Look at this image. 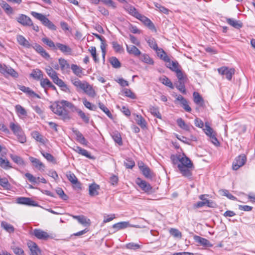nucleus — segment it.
Returning a JSON list of instances; mask_svg holds the SVG:
<instances>
[{
  "label": "nucleus",
  "instance_id": "obj_1",
  "mask_svg": "<svg viewBox=\"0 0 255 255\" xmlns=\"http://www.w3.org/2000/svg\"><path fill=\"white\" fill-rule=\"evenodd\" d=\"M128 14L140 20L150 29L155 30V27L152 22L148 18L141 14L134 6H128Z\"/></svg>",
  "mask_w": 255,
  "mask_h": 255
},
{
  "label": "nucleus",
  "instance_id": "obj_2",
  "mask_svg": "<svg viewBox=\"0 0 255 255\" xmlns=\"http://www.w3.org/2000/svg\"><path fill=\"white\" fill-rule=\"evenodd\" d=\"M51 109L53 113L60 116L64 120L70 119L68 111L63 107L60 102H59L56 105L51 106Z\"/></svg>",
  "mask_w": 255,
  "mask_h": 255
},
{
  "label": "nucleus",
  "instance_id": "obj_3",
  "mask_svg": "<svg viewBox=\"0 0 255 255\" xmlns=\"http://www.w3.org/2000/svg\"><path fill=\"white\" fill-rule=\"evenodd\" d=\"M9 128L12 131L13 134L17 136L18 141L20 143H23L26 142V137L19 124L17 123H10L9 124Z\"/></svg>",
  "mask_w": 255,
  "mask_h": 255
},
{
  "label": "nucleus",
  "instance_id": "obj_4",
  "mask_svg": "<svg viewBox=\"0 0 255 255\" xmlns=\"http://www.w3.org/2000/svg\"><path fill=\"white\" fill-rule=\"evenodd\" d=\"M31 14L36 19L39 20L44 25L47 27L49 29L53 30H56L55 25L44 15L35 11H32Z\"/></svg>",
  "mask_w": 255,
  "mask_h": 255
},
{
  "label": "nucleus",
  "instance_id": "obj_5",
  "mask_svg": "<svg viewBox=\"0 0 255 255\" xmlns=\"http://www.w3.org/2000/svg\"><path fill=\"white\" fill-rule=\"evenodd\" d=\"M203 130L206 134L210 137L212 142L214 144L217 145L219 144V142L216 138V133L215 131L209 126L208 123H205Z\"/></svg>",
  "mask_w": 255,
  "mask_h": 255
},
{
  "label": "nucleus",
  "instance_id": "obj_6",
  "mask_svg": "<svg viewBox=\"0 0 255 255\" xmlns=\"http://www.w3.org/2000/svg\"><path fill=\"white\" fill-rule=\"evenodd\" d=\"M135 183L144 192L149 194L154 192V190L151 185L145 181L137 178L135 180Z\"/></svg>",
  "mask_w": 255,
  "mask_h": 255
},
{
  "label": "nucleus",
  "instance_id": "obj_7",
  "mask_svg": "<svg viewBox=\"0 0 255 255\" xmlns=\"http://www.w3.org/2000/svg\"><path fill=\"white\" fill-rule=\"evenodd\" d=\"M0 72L4 76H11L16 78L18 76V73L10 66L0 63Z\"/></svg>",
  "mask_w": 255,
  "mask_h": 255
},
{
  "label": "nucleus",
  "instance_id": "obj_8",
  "mask_svg": "<svg viewBox=\"0 0 255 255\" xmlns=\"http://www.w3.org/2000/svg\"><path fill=\"white\" fill-rule=\"evenodd\" d=\"M219 73L226 78L229 81L232 79V76L235 74V70L234 68H229L227 67L223 66L218 69Z\"/></svg>",
  "mask_w": 255,
  "mask_h": 255
},
{
  "label": "nucleus",
  "instance_id": "obj_9",
  "mask_svg": "<svg viewBox=\"0 0 255 255\" xmlns=\"http://www.w3.org/2000/svg\"><path fill=\"white\" fill-rule=\"evenodd\" d=\"M247 158L245 155L241 154L237 157L233 163L232 167L235 170H238L246 163Z\"/></svg>",
  "mask_w": 255,
  "mask_h": 255
},
{
  "label": "nucleus",
  "instance_id": "obj_10",
  "mask_svg": "<svg viewBox=\"0 0 255 255\" xmlns=\"http://www.w3.org/2000/svg\"><path fill=\"white\" fill-rule=\"evenodd\" d=\"M16 19L18 22L23 26H30L32 25V21L28 16L26 15L21 14H19Z\"/></svg>",
  "mask_w": 255,
  "mask_h": 255
},
{
  "label": "nucleus",
  "instance_id": "obj_11",
  "mask_svg": "<svg viewBox=\"0 0 255 255\" xmlns=\"http://www.w3.org/2000/svg\"><path fill=\"white\" fill-rule=\"evenodd\" d=\"M59 49L65 55H71L72 52V49L68 46L60 43H56V49Z\"/></svg>",
  "mask_w": 255,
  "mask_h": 255
},
{
  "label": "nucleus",
  "instance_id": "obj_12",
  "mask_svg": "<svg viewBox=\"0 0 255 255\" xmlns=\"http://www.w3.org/2000/svg\"><path fill=\"white\" fill-rule=\"evenodd\" d=\"M165 58V62H166L167 67L174 72L179 69V65L177 61H171L169 57H166Z\"/></svg>",
  "mask_w": 255,
  "mask_h": 255
},
{
  "label": "nucleus",
  "instance_id": "obj_13",
  "mask_svg": "<svg viewBox=\"0 0 255 255\" xmlns=\"http://www.w3.org/2000/svg\"><path fill=\"white\" fill-rule=\"evenodd\" d=\"M178 159L180 162V163L178 165H182L184 167H193V165L191 161L188 157H186V156H181V155H179L178 156Z\"/></svg>",
  "mask_w": 255,
  "mask_h": 255
},
{
  "label": "nucleus",
  "instance_id": "obj_14",
  "mask_svg": "<svg viewBox=\"0 0 255 255\" xmlns=\"http://www.w3.org/2000/svg\"><path fill=\"white\" fill-rule=\"evenodd\" d=\"M16 203L19 204H23L33 206H36V204L34 201L31 200L29 198L26 197H18L16 199Z\"/></svg>",
  "mask_w": 255,
  "mask_h": 255
},
{
  "label": "nucleus",
  "instance_id": "obj_15",
  "mask_svg": "<svg viewBox=\"0 0 255 255\" xmlns=\"http://www.w3.org/2000/svg\"><path fill=\"white\" fill-rule=\"evenodd\" d=\"M176 101L180 102L184 109L188 112H190L191 108L188 105L187 101L181 95H176Z\"/></svg>",
  "mask_w": 255,
  "mask_h": 255
},
{
  "label": "nucleus",
  "instance_id": "obj_16",
  "mask_svg": "<svg viewBox=\"0 0 255 255\" xmlns=\"http://www.w3.org/2000/svg\"><path fill=\"white\" fill-rule=\"evenodd\" d=\"M29 160L32 163V165L36 168L40 170H44L45 168L44 164L41 162L38 159L35 157L30 156Z\"/></svg>",
  "mask_w": 255,
  "mask_h": 255
},
{
  "label": "nucleus",
  "instance_id": "obj_17",
  "mask_svg": "<svg viewBox=\"0 0 255 255\" xmlns=\"http://www.w3.org/2000/svg\"><path fill=\"white\" fill-rule=\"evenodd\" d=\"M72 131L76 136V140L81 144L86 145L88 141L86 140L83 134L77 129L73 128Z\"/></svg>",
  "mask_w": 255,
  "mask_h": 255
},
{
  "label": "nucleus",
  "instance_id": "obj_18",
  "mask_svg": "<svg viewBox=\"0 0 255 255\" xmlns=\"http://www.w3.org/2000/svg\"><path fill=\"white\" fill-rule=\"evenodd\" d=\"M73 149L77 153L82 155L89 159H94V157L86 149H83L78 146H75Z\"/></svg>",
  "mask_w": 255,
  "mask_h": 255
},
{
  "label": "nucleus",
  "instance_id": "obj_19",
  "mask_svg": "<svg viewBox=\"0 0 255 255\" xmlns=\"http://www.w3.org/2000/svg\"><path fill=\"white\" fill-rule=\"evenodd\" d=\"M16 39L19 44L25 48H29L32 46V45L30 44L29 41L21 35H17L16 36Z\"/></svg>",
  "mask_w": 255,
  "mask_h": 255
},
{
  "label": "nucleus",
  "instance_id": "obj_20",
  "mask_svg": "<svg viewBox=\"0 0 255 255\" xmlns=\"http://www.w3.org/2000/svg\"><path fill=\"white\" fill-rule=\"evenodd\" d=\"M100 186L96 183H93L89 185V193L91 196H96L99 194Z\"/></svg>",
  "mask_w": 255,
  "mask_h": 255
},
{
  "label": "nucleus",
  "instance_id": "obj_21",
  "mask_svg": "<svg viewBox=\"0 0 255 255\" xmlns=\"http://www.w3.org/2000/svg\"><path fill=\"white\" fill-rule=\"evenodd\" d=\"M73 218L75 219H76L79 223L83 225L84 226H89L90 225V219L86 218L84 216H73Z\"/></svg>",
  "mask_w": 255,
  "mask_h": 255
},
{
  "label": "nucleus",
  "instance_id": "obj_22",
  "mask_svg": "<svg viewBox=\"0 0 255 255\" xmlns=\"http://www.w3.org/2000/svg\"><path fill=\"white\" fill-rule=\"evenodd\" d=\"M31 47L45 58L47 59L50 57L48 53H47L44 48L40 45L35 43L34 45H32Z\"/></svg>",
  "mask_w": 255,
  "mask_h": 255
},
{
  "label": "nucleus",
  "instance_id": "obj_23",
  "mask_svg": "<svg viewBox=\"0 0 255 255\" xmlns=\"http://www.w3.org/2000/svg\"><path fill=\"white\" fill-rule=\"evenodd\" d=\"M19 89L23 92L26 93L28 96L30 97H37L38 98H40L38 95L36 94L29 87H26L24 86H19Z\"/></svg>",
  "mask_w": 255,
  "mask_h": 255
},
{
  "label": "nucleus",
  "instance_id": "obj_24",
  "mask_svg": "<svg viewBox=\"0 0 255 255\" xmlns=\"http://www.w3.org/2000/svg\"><path fill=\"white\" fill-rule=\"evenodd\" d=\"M33 234L37 238L41 240H45L49 237L46 232L40 229H35L33 231Z\"/></svg>",
  "mask_w": 255,
  "mask_h": 255
},
{
  "label": "nucleus",
  "instance_id": "obj_25",
  "mask_svg": "<svg viewBox=\"0 0 255 255\" xmlns=\"http://www.w3.org/2000/svg\"><path fill=\"white\" fill-rule=\"evenodd\" d=\"M194 239L195 241L199 245L205 247H210L212 246L208 240L198 236H195L194 237Z\"/></svg>",
  "mask_w": 255,
  "mask_h": 255
},
{
  "label": "nucleus",
  "instance_id": "obj_26",
  "mask_svg": "<svg viewBox=\"0 0 255 255\" xmlns=\"http://www.w3.org/2000/svg\"><path fill=\"white\" fill-rule=\"evenodd\" d=\"M178 167L183 176L187 177H191L192 175L191 169H192V167H184L182 165H178Z\"/></svg>",
  "mask_w": 255,
  "mask_h": 255
},
{
  "label": "nucleus",
  "instance_id": "obj_27",
  "mask_svg": "<svg viewBox=\"0 0 255 255\" xmlns=\"http://www.w3.org/2000/svg\"><path fill=\"white\" fill-rule=\"evenodd\" d=\"M0 5L1 7L4 9L5 12L7 14H12L13 13V10L12 7L5 1L0 0Z\"/></svg>",
  "mask_w": 255,
  "mask_h": 255
},
{
  "label": "nucleus",
  "instance_id": "obj_28",
  "mask_svg": "<svg viewBox=\"0 0 255 255\" xmlns=\"http://www.w3.org/2000/svg\"><path fill=\"white\" fill-rule=\"evenodd\" d=\"M79 116L82 119L83 122H84L86 124H88L89 123L90 117L89 114L86 115L84 112H83L81 110L79 109H75V111Z\"/></svg>",
  "mask_w": 255,
  "mask_h": 255
},
{
  "label": "nucleus",
  "instance_id": "obj_29",
  "mask_svg": "<svg viewBox=\"0 0 255 255\" xmlns=\"http://www.w3.org/2000/svg\"><path fill=\"white\" fill-rule=\"evenodd\" d=\"M28 247L31 251V255H38L41 253L40 250L34 243H29Z\"/></svg>",
  "mask_w": 255,
  "mask_h": 255
},
{
  "label": "nucleus",
  "instance_id": "obj_30",
  "mask_svg": "<svg viewBox=\"0 0 255 255\" xmlns=\"http://www.w3.org/2000/svg\"><path fill=\"white\" fill-rule=\"evenodd\" d=\"M134 120L136 123L142 128H146V122L145 120L141 117V116L139 115H135Z\"/></svg>",
  "mask_w": 255,
  "mask_h": 255
},
{
  "label": "nucleus",
  "instance_id": "obj_31",
  "mask_svg": "<svg viewBox=\"0 0 255 255\" xmlns=\"http://www.w3.org/2000/svg\"><path fill=\"white\" fill-rule=\"evenodd\" d=\"M72 82L75 87H76L77 88H79V89L82 90H83V89H85L86 85L88 83L86 81L82 82L78 79H75L72 80Z\"/></svg>",
  "mask_w": 255,
  "mask_h": 255
},
{
  "label": "nucleus",
  "instance_id": "obj_32",
  "mask_svg": "<svg viewBox=\"0 0 255 255\" xmlns=\"http://www.w3.org/2000/svg\"><path fill=\"white\" fill-rule=\"evenodd\" d=\"M40 85L44 89H46V88H51L54 90L56 89V87L47 78H42L40 80Z\"/></svg>",
  "mask_w": 255,
  "mask_h": 255
},
{
  "label": "nucleus",
  "instance_id": "obj_33",
  "mask_svg": "<svg viewBox=\"0 0 255 255\" xmlns=\"http://www.w3.org/2000/svg\"><path fill=\"white\" fill-rule=\"evenodd\" d=\"M84 92L89 96L94 98L96 96V93L92 87L87 83L85 89H83Z\"/></svg>",
  "mask_w": 255,
  "mask_h": 255
},
{
  "label": "nucleus",
  "instance_id": "obj_34",
  "mask_svg": "<svg viewBox=\"0 0 255 255\" xmlns=\"http://www.w3.org/2000/svg\"><path fill=\"white\" fill-rule=\"evenodd\" d=\"M30 76L36 80H41L42 78L43 74L41 70L36 69L32 71L30 74Z\"/></svg>",
  "mask_w": 255,
  "mask_h": 255
},
{
  "label": "nucleus",
  "instance_id": "obj_35",
  "mask_svg": "<svg viewBox=\"0 0 255 255\" xmlns=\"http://www.w3.org/2000/svg\"><path fill=\"white\" fill-rule=\"evenodd\" d=\"M45 71L47 75L52 79L53 81L55 78H57V73L51 67L48 66L45 68Z\"/></svg>",
  "mask_w": 255,
  "mask_h": 255
},
{
  "label": "nucleus",
  "instance_id": "obj_36",
  "mask_svg": "<svg viewBox=\"0 0 255 255\" xmlns=\"http://www.w3.org/2000/svg\"><path fill=\"white\" fill-rule=\"evenodd\" d=\"M159 81L163 84L169 87L171 89H173L174 87L171 81L165 76H162L159 78Z\"/></svg>",
  "mask_w": 255,
  "mask_h": 255
},
{
  "label": "nucleus",
  "instance_id": "obj_37",
  "mask_svg": "<svg viewBox=\"0 0 255 255\" xmlns=\"http://www.w3.org/2000/svg\"><path fill=\"white\" fill-rule=\"evenodd\" d=\"M71 69L73 73L77 76L81 77L82 75V68L77 65L72 64Z\"/></svg>",
  "mask_w": 255,
  "mask_h": 255
},
{
  "label": "nucleus",
  "instance_id": "obj_38",
  "mask_svg": "<svg viewBox=\"0 0 255 255\" xmlns=\"http://www.w3.org/2000/svg\"><path fill=\"white\" fill-rule=\"evenodd\" d=\"M140 60L146 64L149 65H153L154 63L153 60L151 58L148 54H143L140 57Z\"/></svg>",
  "mask_w": 255,
  "mask_h": 255
},
{
  "label": "nucleus",
  "instance_id": "obj_39",
  "mask_svg": "<svg viewBox=\"0 0 255 255\" xmlns=\"http://www.w3.org/2000/svg\"><path fill=\"white\" fill-rule=\"evenodd\" d=\"M193 98L194 102L200 106H202L204 104V101L203 98L200 95V94L197 92L193 93Z\"/></svg>",
  "mask_w": 255,
  "mask_h": 255
},
{
  "label": "nucleus",
  "instance_id": "obj_40",
  "mask_svg": "<svg viewBox=\"0 0 255 255\" xmlns=\"http://www.w3.org/2000/svg\"><path fill=\"white\" fill-rule=\"evenodd\" d=\"M178 126L183 129L187 131L190 130V126L186 124L181 118H178L176 121Z\"/></svg>",
  "mask_w": 255,
  "mask_h": 255
},
{
  "label": "nucleus",
  "instance_id": "obj_41",
  "mask_svg": "<svg viewBox=\"0 0 255 255\" xmlns=\"http://www.w3.org/2000/svg\"><path fill=\"white\" fill-rule=\"evenodd\" d=\"M10 157L13 162L19 165H24L25 164L24 161L20 156L11 154L10 155Z\"/></svg>",
  "mask_w": 255,
  "mask_h": 255
},
{
  "label": "nucleus",
  "instance_id": "obj_42",
  "mask_svg": "<svg viewBox=\"0 0 255 255\" xmlns=\"http://www.w3.org/2000/svg\"><path fill=\"white\" fill-rule=\"evenodd\" d=\"M227 21L228 24H229L230 25H232V26L236 28L239 29L242 27V23L232 18H228L227 19Z\"/></svg>",
  "mask_w": 255,
  "mask_h": 255
},
{
  "label": "nucleus",
  "instance_id": "obj_43",
  "mask_svg": "<svg viewBox=\"0 0 255 255\" xmlns=\"http://www.w3.org/2000/svg\"><path fill=\"white\" fill-rule=\"evenodd\" d=\"M59 63L62 71H64L70 68V65L67 61L63 58L59 59Z\"/></svg>",
  "mask_w": 255,
  "mask_h": 255
},
{
  "label": "nucleus",
  "instance_id": "obj_44",
  "mask_svg": "<svg viewBox=\"0 0 255 255\" xmlns=\"http://www.w3.org/2000/svg\"><path fill=\"white\" fill-rule=\"evenodd\" d=\"M66 176L68 179L73 184L80 183L78 181V179L74 173L71 172H68L66 174Z\"/></svg>",
  "mask_w": 255,
  "mask_h": 255
},
{
  "label": "nucleus",
  "instance_id": "obj_45",
  "mask_svg": "<svg viewBox=\"0 0 255 255\" xmlns=\"http://www.w3.org/2000/svg\"><path fill=\"white\" fill-rule=\"evenodd\" d=\"M141 171L146 178L151 179L152 177L153 173L148 166L144 167Z\"/></svg>",
  "mask_w": 255,
  "mask_h": 255
},
{
  "label": "nucleus",
  "instance_id": "obj_46",
  "mask_svg": "<svg viewBox=\"0 0 255 255\" xmlns=\"http://www.w3.org/2000/svg\"><path fill=\"white\" fill-rule=\"evenodd\" d=\"M15 109L19 116H27L26 111L25 110V109L24 108H23L20 105H16L15 106Z\"/></svg>",
  "mask_w": 255,
  "mask_h": 255
},
{
  "label": "nucleus",
  "instance_id": "obj_47",
  "mask_svg": "<svg viewBox=\"0 0 255 255\" xmlns=\"http://www.w3.org/2000/svg\"><path fill=\"white\" fill-rule=\"evenodd\" d=\"M0 166L3 169H7L11 168V166L8 160L0 157Z\"/></svg>",
  "mask_w": 255,
  "mask_h": 255
},
{
  "label": "nucleus",
  "instance_id": "obj_48",
  "mask_svg": "<svg viewBox=\"0 0 255 255\" xmlns=\"http://www.w3.org/2000/svg\"><path fill=\"white\" fill-rule=\"evenodd\" d=\"M149 110L152 115L159 119H161V115L157 108L153 106H151L149 107Z\"/></svg>",
  "mask_w": 255,
  "mask_h": 255
},
{
  "label": "nucleus",
  "instance_id": "obj_49",
  "mask_svg": "<svg viewBox=\"0 0 255 255\" xmlns=\"http://www.w3.org/2000/svg\"><path fill=\"white\" fill-rule=\"evenodd\" d=\"M128 53L135 56H138L141 54L140 50L135 46L132 45L128 47Z\"/></svg>",
  "mask_w": 255,
  "mask_h": 255
},
{
  "label": "nucleus",
  "instance_id": "obj_50",
  "mask_svg": "<svg viewBox=\"0 0 255 255\" xmlns=\"http://www.w3.org/2000/svg\"><path fill=\"white\" fill-rule=\"evenodd\" d=\"M32 137L37 141L44 143L45 142L44 138L38 131H35L32 133Z\"/></svg>",
  "mask_w": 255,
  "mask_h": 255
},
{
  "label": "nucleus",
  "instance_id": "obj_51",
  "mask_svg": "<svg viewBox=\"0 0 255 255\" xmlns=\"http://www.w3.org/2000/svg\"><path fill=\"white\" fill-rule=\"evenodd\" d=\"M1 226L3 229L9 233H11L14 231L13 227L6 222L2 221L1 223Z\"/></svg>",
  "mask_w": 255,
  "mask_h": 255
},
{
  "label": "nucleus",
  "instance_id": "obj_52",
  "mask_svg": "<svg viewBox=\"0 0 255 255\" xmlns=\"http://www.w3.org/2000/svg\"><path fill=\"white\" fill-rule=\"evenodd\" d=\"M60 102L65 108H68L69 109H71L72 111H75V109H77V108L75 107L73 104L67 101L63 100Z\"/></svg>",
  "mask_w": 255,
  "mask_h": 255
},
{
  "label": "nucleus",
  "instance_id": "obj_53",
  "mask_svg": "<svg viewBox=\"0 0 255 255\" xmlns=\"http://www.w3.org/2000/svg\"><path fill=\"white\" fill-rule=\"evenodd\" d=\"M110 62L113 67L115 68H119L121 67V63L119 60L115 57H111Z\"/></svg>",
  "mask_w": 255,
  "mask_h": 255
},
{
  "label": "nucleus",
  "instance_id": "obj_54",
  "mask_svg": "<svg viewBox=\"0 0 255 255\" xmlns=\"http://www.w3.org/2000/svg\"><path fill=\"white\" fill-rule=\"evenodd\" d=\"M113 48L116 52L122 53L124 51L122 46L116 41L112 42Z\"/></svg>",
  "mask_w": 255,
  "mask_h": 255
},
{
  "label": "nucleus",
  "instance_id": "obj_55",
  "mask_svg": "<svg viewBox=\"0 0 255 255\" xmlns=\"http://www.w3.org/2000/svg\"><path fill=\"white\" fill-rule=\"evenodd\" d=\"M176 74V76L178 79V81L179 82H185L186 79V76L183 74V73L179 69L175 71Z\"/></svg>",
  "mask_w": 255,
  "mask_h": 255
},
{
  "label": "nucleus",
  "instance_id": "obj_56",
  "mask_svg": "<svg viewBox=\"0 0 255 255\" xmlns=\"http://www.w3.org/2000/svg\"><path fill=\"white\" fill-rule=\"evenodd\" d=\"M156 54L161 59H163L165 61V59H166V57H168L165 51L161 48H158L155 49Z\"/></svg>",
  "mask_w": 255,
  "mask_h": 255
},
{
  "label": "nucleus",
  "instance_id": "obj_57",
  "mask_svg": "<svg viewBox=\"0 0 255 255\" xmlns=\"http://www.w3.org/2000/svg\"><path fill=\"white\" fill-rule=\"evenodd\" d=\"M128 227V222H119L117 224H114L113 226V228L114 229H116L117 230H119L122 229L126 228Z\"/></svg>",
  "mask_w": 255,
  "mask_h": 255
},
{
  "label": "nucleus",
  "instance_id": "obj_58",
  "mask_svg": "<svg viewBox=\"0 0 255 255\" xmlns=\"http://www.w3.org/2000/svg\"><path fill=\"white\" fill-rule=\"evenodd\" d=\"M83 103L87 109L90 110L95 111L96 109V106L92 105L90 102L88 101L86 98L83 99Z\"/></svg>",
  "mask_w": 255,
  "mask_h": 255
},
{
  "label": "nucleus",
  "instance_id": "obj_59",
  "mask_svg": "<svg viewBox=\"0 0 255 255\" xmlns=\"http://www.w3.org/2000/svg\"><path fill=\"white\" fill-rule=\"evenodd\" d=\"M210 203V202L209 200H206L205 201H199L197 202L196 204L194 205V207L196 208H199L205 205H207L208 207H211Z\"/></svg>",
  "mask_w": 255,
  "mask_h": 255
},
{
  "label": "nucleus",
  "instance_id": "obj_60",
  "mask_svg": "<svg viewBox=\"0 0 255 255\" xmlns=\"http://www.w3.org/2000/svg\"><path fill=\"white\" fill-rule=\"evenodd\" d=\"M221 194L225 196H226L229 199L232 200H236L237 198L231 194H230L227 190L222 189L220 191Z\"/></svg>",
  "mask_w": 255,
  "mask_h": 255
},
{
  "label": "nucleus",
  "instance_id": "obj_61",
  "mask_svg": "<svg viewBox=\"0 0 255 255\" xmlns=\"http://www.w3.org/2000/svg\"><path fill=\"white\" fill-rule=\"evenodd\" d=\"M147 42L148 43V45L150 47V48L153 49L154 50L158 48L156 41L153 38H148V40H147Z\"/></svg>",
  "mask_w": 255,
  "mask_h": 255
},
{
  "label": "nucleus",
  "instance_id": "obj_62",
  "mask_svg": "<svg viewBox=\"0 0 255 255\" xmlns=\"http://www.w3.org/2000/svg\"><path fill=\"white\" fill-rule=\"evenodd\" d=\"M170 234L175 238H181L182 237L181 233L177 229L171 228L169 230Z\"/></svg>",
  "mask_w": 255,
  "mask_h": 255
},
{
  "label": "nucleus",
  "instance_id": "obj_63",
  "mask_svg": "<svg viewBox=\"0 0 255 255\" xmlns=\"http://www.w3.org/2000/svg\"><path fill=\"white\" fill-rule=\"evenodd\" d=\"M42 41L43 43L48 45L49 47L52 48L54 49H56V44H55L51 40L47 38H43L42 39Z\"/></svg>",
  "mask_w": 255,
  "mask_h": 255
},
{
  "label": "nucleus",
  "instance_id": "obj_64",
  "mask_svg": "<svg viewBox=\"0 0 255 255\" xmlns=\"http://www.w3.org/2000/svg\"><path fill=\"white\" fill-rule=\"evenodd\" d=\"M56 193L59 197L64 200L68 199V196L64 193L63 190L61 188H58L56 189Z\"/></svg>",
  "mask_w": 255,
  "mask_h": 255
}]
</instances>
